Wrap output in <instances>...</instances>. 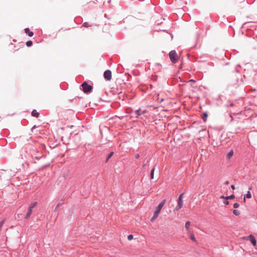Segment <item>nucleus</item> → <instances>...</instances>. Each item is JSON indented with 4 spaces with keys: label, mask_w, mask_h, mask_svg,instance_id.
I'll use <instances>...</instances> for the list:
<instances>
[{
    "label": "nucleus",
    "mask_w": 257,
    "mask_h": 257,
    "mask_svg": "<svg viewBox=\"0 0 257 257\" xmlns=\"http://www.w3.org/2000/svg\"><path fill=\"white\" fill-rule=\"evenodd\" d=\"M166 202V200H163L158 206L155 212V214L153 218H152V221H154L155 220L157 217H158V215L159 214L161 209L164 205L165 203Z\"/></svg>",
    "instance_id": "obj_1"
},
{
    "label": "nucleus",
    "mask_w": 257,
    "mask_h": 257,
    "mask_svg": "<svg viewBox=\"0 0 257 257\" xmlns=\"http://www.w3.org/2000/svg\"><path fill=\"white\" fill-rule=\"evenodd\" d=\"M169 55L171 61L174 63L177 62L179 60V57L175 50L170 51Z\"/></svg>",
    "instance_id": "obj_2"
},
{
    "label": "nucleus",
    "mask_w": 257,
    "mask_h": 257,
    "mask_svg": "<svg viewBox=\"0 0 257 257\" xmlns=\"http://www.w3.org/2000/svg\"><path fill=\"white\" fill-rule=\"evenodd\" d=\"M81 86L82 87L83 91L85 93L90 92L92 89V87L91 85H88L86 82H83L81 85Z\"/></svg>",
    "instance_id": "obj_3"
},
{
    "label": "nucleus",
    "mask_w": 257,
    "mask_h": 257,
    "mask_svg": "<svg viewBox=\"0 0 257 257\" xmlns=\"http://www.w3.org/2000/svg\"><path fill=\"white\" fill-rule=\"evenodd\" d=\"M104 77L107 80H110L111 78V72L110 70H106L104 73Z\"/></svg>",
    "instance_id": "obj_4"
},
{
    "label": "nucleus",
    "mask_w": 257,
    "mask_h": 257,
    "mask_svg": "<svg viewBox=\"0 0 257 257\" xmlns=\"http://www.w3.org/2000/svg\"><path fill=\"white\" fill-rule=\"evenodd\" d=\"M247 239L249 240L252 243L253 246L256 245V241L254 237L252 235H249L246 238Z\"/></svg>",
    "instance_id": "obj_5"
},
{
    "label": "nucleus",
    "mask_w": 257,
    "mask_h": 257,
    "mask_svg": "<svg viewBox=\"0 0 257 257\" xmlns=\"http://www.w3.org/2000/svg\"><path fill=\"white\" fill-rule=\"evenodd\" d=\"M146 112V110L142 111V110L141 109L136 110L135 111V114L136 115V117H138L140 115L145 113Z\"/></svg>",
    "instance_id": "obj_6"
},
{
    "label": "nucleus",
    "mask_w": 257,
    "mask_h": 257,
    "mask_svg": "<svg viewBox=\"0 0 257 257\" xmlns=\"http://www.w3.org/2000/svg\"><path fill=\"white\" fill-rule=\"evenodd\" d=\"M183 206V200H178V205L176 206L175 209L178 210L180 209Z\"/></svg>",
    "instance_id": "obj_7"
},
{
    "label": "nucleus",
    "mask_w": 257,
    "mask_h": 257,
    "mask_svg": "<svg viewBox=\"0 0 257 257\" xmlns=\"http://www.w3.org/2000/svg\"><path fill=\"white\" fill-rule=\"evenodd\" d=\"M190 224L191 223L190 221H187L185 223V227L187 231V233L192 231L190 229Z\"/></svg>",
    "instance_id": "obj_8"
},
{
    "label": "nucleus",
    "mask_w": 257,
    "mask_h": 257,
    "mask_svg": "<svg viewBox=\"0 0 257 257\" xmlns=\"http://www.w3.org/2000/svg\"><path fill=\"white\" fill-rule=\"evenodd\" d=\"M188 234L190 236V237L192 240H193L194 242L196 241L195 237L192 231L188 233Z\"/></svg>",
    "instance_id": "obj_9"
},
{
    "label": "nucleus",
    "mask_w": 257,
    "mask_h": 257,
    "mask_svg": "<svg viewBox=\"0 0 257 257\" xmlns=\"http://www.w3.org/2000/svg\"><path fill=\"white\" fill-rule=\"evenodd\" d=\"M25 33L27 34L30 37H32L34 35L33 33L30 31L29 28H26L25 29Z\"/></svg>",
    "instance_id": "obj_10"
},
{
    "label": "nucleus",
    "mask_w": 257,
    "mask_h": 257,
    "mask_svg": "<svg viewBox=\"0 0 257 257\" xmlns=\"http://www.w3.org/2000/svg\"><path fill=\"white\" fill-rule=\"evenodd\" d=\"M32 210H33L30 208L28 209V212L25 216L26 219H28L30 217V216H31V215L32 213Z\"/></svg>",
    "instance_id": "obj_11"
},
{
    "label": "nucleus",
    "mask_w": 257,
    "mask_h": 257,
    "mask_svg": "<svg viewBox=\"0 0 257 257\" xmlns=\"http://www.w3.org/2000/svg\"><path fill=\"white\" fill-rule=\"evenodd\" d=\"M39 115V113L37 112L36 110H33L32 112V115L34 117H37Z\"/></svg>",
    "instance_id": "obj_12"
},
{
    "label": "nucleus",
    "mask_w": 257,
    "mask_h": 257,
    "mask_svg": "<svg viewBox=\"0 0 257 257\" xmlns=\"http://www.w3.org/2000/svg\"><path fill=\"white\" fill-rule=\"evenodd\" d=\"M234 197H235V196H234V195H230V196H226V197H224V196H222L221 197V198H225V199H226V200H228V199H234Z\"/></svg>",
    "instance_id": "obj_13"
},
{
    "label": "nucleus",
    "mask_w": 257,
    "mask_h": 257,
    "mask_svg": "<svg viewBox=\"0 0 257 257\" xmlns=\"http://www.w3.org/2000/svg\"><path fill=\"white\" fill-rule=\"evenodd\" d=\"M208 116V114L206 112H204L203 115H202V119H203L204 121H206V119H207V117Z\"/></svg>",
    "instance_id": "obj_14"
},
{
    "label": "nucleus",
    "mask_w": 257,
    "mask_h": 257,
    "mask_svg": "<svg viewBox=\"0 0 257 257\" xmlns=\"http://www.w3.org/2000/svg\"><path fill=\"white\" fill-rule=\"evenodd\" d=\"M36 205H37L36 202H33L30 205L29 208L33 210V209L36 206Z\"/></svg>",
    "instance_id": "obj_15"
},
{
    "label": "nucleus",
    "mask_w": 257,
    "mask_h": 257,
    "mask_svg": "<svg viewBox=\"0 0 257 257\" xmlns=\"http://www.w3.org/2000/svg\"><path fill=\"white\" fill-rule=\"evenodd\" d=\"M233 213L235 215H236V216H238V215H239L240 214V212H239V210H234L233 211Z\"/></svg>",
    "instance_id": "obj_16"
},
{
    "label": "nucleus",
    "mask_w": 257,
    "mask_h": 257,
    "mask_svg": "<svg viewBox=\"0 0 257 257\" xmlns=\"http://www.w3.org/2000/svg\"><path fill=\"white\" fill-rule=\"evenodd\" d=\"M154 171H155V168H153L151 172V179H153L154 178Z\"/></svg>",
    "instance_id": "obj_17"
},
{
    "label": "nucleus",
    "mask_w": 257,
    "mask_h": 257,
    "mask_svg": "<svg viewBox=\"0 0 257 257\" xmlns=\"http://www.w3.org/2000/svg\"><path fill=\"white\" fill-rule=\"evenodd\" d=\"M32 44H33V42H32V41H27V43H26V45H27V46H28V47H30V46H31L32 45Z\"/></svg>",
    "instance_id": "obj_18"
},
{
    "label": "nucleus",
    "mask_w": 257,
    "mask_h": 257,
    "mask_svg": "<svg viewBox=\"0 0 257 257\" xmlns=\"http://www.w3.org/2000/svg\"><path fill=\"white\" fill-rule=\"evenodd\" d=\"M83 26L85 27H89L91 26V25H89V24L88 22L84 23Z\"/></svg>",
    "instance_id": "obj_19"
},
{
    "label": "nucleus",
    "mask_w": 257,
    "mask_h": 257,
    "mask_svg": "<svg viewBox=\"0 0 257 257\" xmlns=\"http://www.w3.org/2000/svg\"><path fill=\"white\" fill-rule=\"evenodd\" d=\"M246 198H251V193H250V191H248L247 192V194H246Z\"/></svg>",
    "instance_id": "obj_20"
},
{
    "label": "nucleus",
    "mask_w": 257,
    "mask_h": 257,
    "mask_svg": "<svg viewBox=\"0 0 257 257\" xmlns=\"http://www.w3.org/2000/svg\"><path fill=\"white\" fill-rule=\"evenodd\" d=\"M133 237H134L133 235H132V234H130V235H128L127 239L129 240H132L133 239Z\"/></svg>",
    "instance_id": "obj_21"
},
{
    "label": "nucleus",
    "mask_w": 257,
    "mask_h": 257,
    "mask_svg": "<svg viewBox=\"0 0 257 257\" xmlns=\"http://www.w3.org/2000/svg\"><path fill=\"white\" fill-rule=\"evenodd\" d=\"M239 206V204L238 203H235L233 204V207H234V208H238Z\"/></svg>",
    "instance_id": "obj_22"
},
{
    "label": "nucleus",
    "mask_w": 257,
    "mask_h": 257,
    "mask_svg": "<svg viewBox=\"0 0 257 257\" xmlns=\"http://www.w3.org/2000/svg\"><path fill=\"white\" fill-rule=\"evenodd\" d=\"M233 151H232V150H231V151L229 152V154H228V156H229V157H232V156H233Z\"/></svg>",
    "instance_id": "obj_23"
},
{
    "label": "nucleus",
    "mask_w": 257,
    "mask_h": 257,
    "mask_svg": "<svg viewBox=\"0 0 257 257\" xmlns=\"http://www.w3.org/2000/svg\"><path fill=\"white\" fill-rule=\"evenodd\" d=\"M113 152H111L109 154V155H108V158H107V160H108V159H109L111 157V156L113 155Z\"/></svg>",
    "instance_id": "obj_24"
},
{
    "label": "nucleus",
    "mask_w": 257,
    "mask_h": 257,
    "mask_svg": "<svg viewBox=\"0 0 257 257\" xmlns=\"http://www.w3.org/2000/svg\"><path fill=\"white\" fill-rule=\"evenodd\" d=\"M183 193L181 194V195H180L179 197V198L178 199L179 200H183Z\"/></svg>",
    "instance_id": "obj_25"
},
{
    "label": "nucleus",
    "mask_w": 257,
    "mask_h": 257,
    "mask_svg": "<svg viewBox=\"0 0 257 257\" xmlns=\"http://www.w3.org/2000/svg\"><path fill=\"white\" fill-rule=\"evenodd\" d=\"M183 193L181 194V195H180L179 197V198L178 199L179 200H183Z\"/></svg>",
    "instance_id": "obj_26"
},
{
    "label": "nucleus",
    "mask_w": 257,
    "mask_h": 257,
    "mask_svg": "<svg viewBox=\"0 0 257 257\" xmlns=\"http://www.w3.org/2000/svg\"><path fill=\"white\" fill-rule=\"evenodd\" d=\"M224 204L225 205H228L229 204V202L227 200L225 199V200L224 201Z\"/></svg>",
    "instance_id": "obj_27"
},
{
    "label": "nucleus",
    "mask_w": 257,
    "mask_h": 257,
    "mask_svg": "<svg viewBox=\"0 0 257 257\" xmlns=\"http://www.w3.org/2000/svg\"><path fill=\"white\" fill-rule=\"evenodd\" d=\"M60 205H61V204H60V203H58V204H57V206H56V207L55 209H56H56H57L59 207V206H60Z\"/></svg>",
    "instance_id": "obj_28"
},
{
    "label": "nucleus",
    "mask_w": 257,
    "mask_h": 257,
    "mask_svg": "<svg viewBox=\"0 0 257 257\" xmlns=\"http://www.w3.org/2000/svg\"><path fill=\"white\" fill-rule=\"evenodd\" d=\"M189 82H193V83H195V81L193 80V79H191L189 81Z\"/></svg>",
    "instance_id": "obj_29"
},
{
    "label": "nucleus",
    "mask_w": 257,
    "mask_h": 257,
    "mask_svg": "<svg viewBox=\"0 0 257 257\" xmlns=\"http://www.w3.org/2000/svg\"><path fill=\"white\" fill-rule=\"evenodd\" d=\"M231 188L232 189H235V186L233 185H231Z\"/></svg>",
    "instance_id": "obj_30"
},
{
    "label": "nucleus",
    "mask_w": 257,
    "mask_h": 257,
    "mask_svg": "<svg viewBox=\"0 0 257 257\" xmlns=\"http://www.w3.org/2000/svg\"><path fill=\"white\" fill-rule=\"evenodd\" d=\"M225 184L226 185H228V184H229V181H225Z\"/></svg>",
    "instance_id": "obj_31"
},
{
    "label": "nucleus",
    "mask_w": 257,
    "mask_h": 257,
    "mask_svg": "<svg viewBox=\"0 0 257 257\" xmlns=\"http://www.w3.org/2000/svg\"><path fill=\"white\" fill-rule=\"evenodd\" d=\"M139 155H137V157H137V158H139Z\"/></svg>",
    "instance_id": "obj_32"
},
{
    "label": "nucleus",
    "mask_w": 257,
    "mask_h": 257,
    "mask_svg": "<svg viewBox=\"0 0 257 257\" xmlns=\"http://www.w3.org/2000/svg\"><path fill=\"white\" fill-rule=\"evenodd\" d=\"M243 200H244V202L245 201V197H244Z\"/></svg>",
    "instance_id": "obj_33"
}]
</instances>
